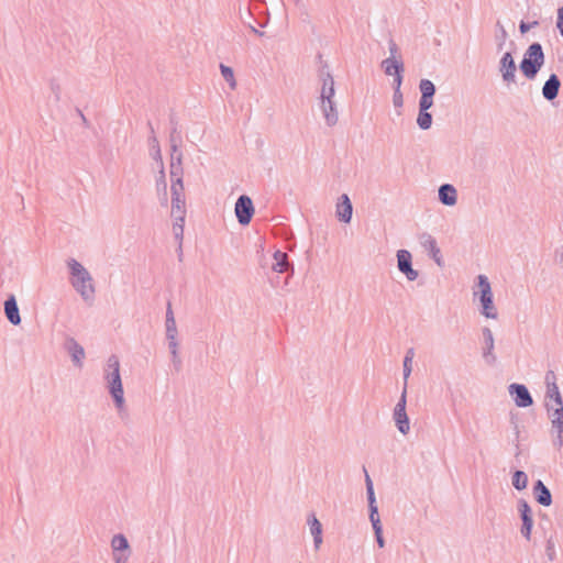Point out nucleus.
Returning a JSON list of instances; mask_svg holds the SVG:
<instances>
[{
    "label": "nucleus",
    "instance_id": "39448f33",
    "mask_svg": "<svg viewBox=\"0 0 563 563\" xmlns=\"http://www.w3.org/2000/svg\"><path fill=\"white\" fill-rule=\"evenodd\" d=\"M407 405V384L404 385L401 395L396 404L393 412V419L398 431L406 435L410 430V421L406 412Z\"/></svg>",
    "mask_w": 563,
    "mask_h": 563
},
{
    "label": "nucleus",
    "instance_id": "2f4dec72",
    "mask_svg": "<svg viewBox=\"0 0 563 563\" xmlns=\"http://www.w3.org/2000/svg\"><path fill=\"white\" fill-rule=\"evenodd\" d=\"M173 233L177 242H183L184 239V225H185V218L180 216L173 217Z\"/></svg>",
    "mask_w": 563,
    "mask_h": 563
},
{
    "label": "nucleus",
    "instance_id": "2eb2a0df",
    "mask_svg": "<svg viewBox=\"0 0 563 563\" xmlns=\"http://www.w3.org/2000/svg\"><path fill=\"white\" fill-rule=\"evenodd\" d=\"M64 349L69 353L74 364L81 367L82 360L86 356L84 347L74 338L68 336L64 343Z\"/></svg>",
    "mask_w": 563,
    "mask_h": 563
},
{
    "label": "nucleus",
    "instance_id": "b1692460",
    "mask_svg": "<svg viewBox=\"0 0 563 563\" xmlns=\"http://www.w3.org/2000/svg\"><path fill=\"white\" fill-rule=\"evenodd\" d=\"M439 200L444 206H454L457 201V192L453 185L443 184L439 188Z\"/></svg>",
    "mask_w": 563,
    "mask_h": 563
},
{
    "label": "nucleus",
    "instance_id": "473e14b6",
    "mask_svg": "<svg viewBox=\"0 0 563 563\" xmlns=\"http://www.w3.org/2000/svg\"><path fill=\"white\" fill-rule=\"evenodd\" d=\"M172 200H185V189L183 180H174L170 185Z\"/></svg>",
    "mask_w": 563,
    "mask_h": 563
},
{
    "label": "nucleus",
    "instance_id": "1a4fd4ad",
    "mask_svg": "<svg viewBox=\"0 0 563 563\" xmlns=\"http://www.w3.org/2000/svg\"><path fill=\"white\" fill-rule=\"evenodd\" d=\"M517 508L521 519L520 533L527 540H531V531L533 527V515L531 507L526 499L521 498L517 503Z\"/></svg>",
    "mask_w": 563,
    "mask_h": 563
},
{
    "label": "nucleus",
    "instance_id": "49530a36",
    "mask_svg": "<svg viewBox=\"0 0 563 563\" xmlns=\"http://www.w3.org/2000/svg\"><path fill=\"white\" fill-rule=\"evenodd\" d=\"M539 25V22L538 21H533L531 23H527L525 21H521L520 24H519V31L520 33L525 34L527 33L530 29L534 27Z\"/></svg>",
    "mask_w": 563,
    "mask_h": 563
},
{
    "label": "nucleus",
    "instance_id": "ddd939ff",
    "mask_svg": "<svg viewBox=\"0 0 563 563\" xmlns=\"http://www.w3.org/2000/svg\"><path fill=\"white\" fill-rule=\"evenodd\" d=\"M516 63L510 52H506L499 60V71L507 84L516 82Z\"/></svg>",
    "mask_w": 563,
    "mask_h": 563
},
{
    "label": "nucleus",
    "instance_id": "13d9d810",
    "mask_svg": "<svg viewBox=\"0 0 563 563\" xmlns=\"http://www.w3.org/2000/svg\"><path fill=\"white\" fill-rule=\"evenodd\" d=\"M554 550H553V544L552 542L549 540L548 541V544H547V554L548 556L550 558V560L553 559L552 554H553Z\"/></svg>",
    "mask_w": 563,
    "mask_h": 563
},
{
    "label": "nucleus",
    "instance_id": "bb28decb",
    "mask_svg": "<svg viewBox=\"0 0 563 563\" xmlns=\"http://www.w3.org/2000/svg\"><path fill=\"white\" fill-rule=\"evenodd\" d=\"M183 153H178L177 155L170 154V179L172 183L174 180H183Z\"/></svg>",
    "mask_w": 563,
    "mask_h": 563
},
{
    "label": "nucleus",
    "instance_id": "a878e982",
    "mask_svg": "<svg viewBox=\"0 0 563 563\" xmlns=\"http://www.w3.org/2000/svg\"><path fill=\"white\" fill-rule=\"evenodd\" d=\"M274 264L272 266L273 271L276 273H286L288 269H291L294 273V267L290 265L288 261V255L285 252L276 251L274 253Z\"/></svg>",
    "mask_w": 563,
    "mask_h": 563
},
{
    "label": "nucleus",
    "instance_id": "5701e85b",
    "mask_svg": "<svg viewBox=\"0 0 563 563\" xmlns=\"http://www.w3.org/2000/svg\"><path fill=\"white\" fill-rule=\"evenodd\" d=\"M364 472H365L366 496H367V503H368V509H369V519L379 518L373 482H372L366 468H364Z\"/></svg>",
    "mask_w": 563,
    "mask_h": 563
},
{
    "label": "nucleus",
    "instance_id": "412c9836",
    "mask_svg": "<svg viewBox=\"0 0 563 563\" xmlns=\"http://www.w3.org/2000/svg\"><path fill=\"white\" fill-rule=\"evenodd\" d=\"M561 80L555 74H551L542 87V96L545 100H554L560 91Z\"/></svg>",
    "mask_w": 563,
    "mask_h": 563
},
{
    "label": "nucleus",
    "instance_id": "6ab92c4d",
    "mask_svg": "<svg viewBox=\"0 0 563 563\" xmlns=\"http://www.w3.org/2000/svg\"><path fill=\"white\" fill-rule=\"evenodd\" d=\"M533 497L541 506L549 507L552 504V494L545 484L538 479L532 488Z\"/></svg>",
    "mask_w": 563,
    "mask_h": 563
},
{
    "label": "nucleus",
    "instance_id": "864d4df0",
    "mask_svg": "<svg viewBox=\"0 0 563 563\" xmlns=\"http://www.w3.org/2000/svg\"><path fill=\"white\" fill-rule=\"evenodd\" d=\"M169 351L178 350V341L177 336H173V339H167Z\"/></svg>",
    "mask_w": 563,
    "mask_h": 563
},
{
    "label": "nucleus",
    "instance_id": "20e7f679",
    "mask_svg": "<svg viewBox=\"0 0 563 563\" xmlns=\"http://www.w3.org/2000/svg\"><path fill=\"white\" fill-rule=\"evenodd\" d=\"M477 286L479 289L478 294L482 305V314L486 318L496 319L498 313L493 301V292L488 278L485 275H478Z\"/></svg>",
    "mask_w": 563,
    "mask_h": 563
},
{
    "label": "nucleus",
    "instance_id": "338daca9",
    "mask_svg": "<svg viewBox=\"0 0 563 563\" xmlns=\"http://www.w3.org/2000/svg\"><path fill=\"white\" fill-rule=\"evenodd\" d=\"M155 150V158H158V153H157V148H154Z\"/></svg>",
    "mask_w": 563,
    "mask_h": 563
},
{
    "label": "nucleus",
    "instance_id": "a18cd8bd",
    "mask_svg": "<svg viewBox=\"0 0 563 563\" xmlns=\"http://www.w3.org/2000/svg\"><path fill=\"white\" fill-rule=\"evenodd\" d=\"M393 104L395 108H401L404 106V96L401 90L394 89Z\"/></svg>",
    "mask_w": 563,
    "mask_h": 563
},
{
    "label": "nucleus",
    "instance_id": "72a5a7b5",
    "mask_svg": "<svg viewBox=\"0 0 563 563\" xmlns=\"http://www.w3.org/2000/svg\"><path fill=\"white\" fill-rule=\"evenodd\" d=\"M550 401L552 405H563V398L561 396V393L559 390V387H550V389H547L545 391V402Z\"/></svg>",
    "mask_w": 563,
    "mask_h": 563
},
{
    "label": "nucleus",
    "instance_id": "4468645a",
    "mask_svg": "<svg viewBox=\"0 0 563 563\" xmlns=\"http://www.w3.org/2000/svg\"><path fill=\"white\" fill-rule=\"evenodd\" d=\"M419 242L421 246L429 252V255L437 263L438 266H443V258L441 254V250L437 245L435 239L427 232H423L419 235Z\"/></svg>",
    "mask_w": 563,
    "mask_h": 563
},
{
    "label": "nucleus",
    "instance_id": "c9c22d12",
    "mask_svg": "<svg viewBox=\"0 0 563 563\" xmlns=\"http://www.w3.org/2000/svg\"><path fill=\"white\" fill-rule=\"evenodd\" d=\"M176 216L186 217V199L172 200V217Z\"/></svg>",
    "mask_w": 563,
    "mask_h": 563
},
{
    "label": "nucleus",
    "instance_id": "ea45409f",
    "mask_svg": "<svg viewBox=\"0 0 563 563\" xmlns=\"http://www.w3.org/2000/svg\"><path fill=\"white\" fill-rule=\"evenodd\" d=\"M161 164L163 165V162ZM156 189H157V192L167 191V181H166L165 170H164L163 166L159 170L158 177L156 178Z\"/></svg>",
    "mask_w": 563,
    "mask_h": 563
},
{
    "label": "nucleus",
    "instance_id": "774afa93",
    "mask_svg": "<svg viewBox=\"0 0 563 563\" xmlns=\"http://www.w3.org/2000/svg\"><path fill=\"white\" fill-rule=\"evenodd\" d=\"M295 1H296L297 4L300 2V0H295Z\"/></svg>",
    "mask_w": 563,
    "mask_h": 563
},
{
    "label": "nucleus",
    "instance_id": "3c124183",
    "mask_svg": "<svg viewBox=\"0 0 563 563\" xmlns=\"http://www.w3.org/2000/svg\"><path fill=\"white\" fill-rule=\"evenodd\" d=\"M157 195H158V199H159L161 206L162 207H167L168 206V194H167V191H161V192H157Z\"/></svg>",
    "mask_w": 563,
    "mask_h": 563
},
{
    "label": "nucleus",
    "instance_id": "a19ab883",
    "mask_svg": "<svg viewBox=\"0 0 563 563\" xmlns=\"http://www.w3.org/2000/svg\"><path fill=\"white\" fill-rule=\"evenodd\" d=\"M49 89H51L52 95L54 96L55 101L58 102L60 100V95H62V87H60V84L58 82V80L51 79Z\"/></svg>",
    "mask_w": 563,
    "mask_h": 563
},
{
    "label": "nucleus",
    "instance_id": "37998d69",
    "mask_svg": "<svg viewBox=\"0 0 563 563\" xmlns=\"http://www.w3.org/2000/svg\"><path fill=\"white\" fill-rule=\"evenodd\" d=\"M166 325V339H173V336H177V325L176 321H165Z\"/></svg>",
    "mask_w": 563,
    "mask_h": 563
},
{
    "label": "nucleus",
    "instance_id": "f03ea898",
    "mask_svg": "<svg viewBox=\"0 0 563 563\" xmlns=\"http://www.w3.org/2000/svg\"><path fill=\"white\" fill-rule=\"evenodd\" d=\"M67 266L71 275V286L85 301H92L96 288L90 273L75 258H69Z\"/></svg>",
    "mask_w": 563,
    "mask_h": 563
},
{
    "label": "nucleus",
    "instance_id": "69168bd1",
    "mask_svg": "<svg viewBox=\"0 0 563 563\" xmlns=\"http://www.w3.org/2000/svg\"><path fill=\"white\" fill-rule=\"evenodd\" d=\"M78 113H79V115H80V118H81L82 122H84L85 124H87V123H88V122H87V119H86V117L82 114V112H81L80 110H78Z\"/></svg>",
    "mask_w": 563,
    "mask_h": 563
},
{
    "label": "nucleus",
    "instance_id": "09e8293b",
    "mask_svg": "<svg viewBox=\"0 0 563 563\" xmlns=\"http://www.w3.org/2000/svg\"><path fill=\"white\" fill-rule=\"evenodd\" d=\"M391 76H394V89L400 90L402 84V71L394 73Z\"/></svg>",
    "mask_w": 563,
    "mask_h": 563
},
{
    "label": "nucleus",
    "instance_id": "5fc2aeb1",
    "mask_svg": "<svg viewBox=\"0 0 563 563\" xmlns=\"http://www.w3.org/2000/svg\"><path fill=\"white\" fill-rule=\"evenodd\" d=\"M166 321H175V317H174V312H173L170 302L167 303V308H166Z\"/></svg>",
    "mask_w": 563,
    "mask_h": 563
},
{
    "label": "nucleus",
    "instance_id": "423d86ee",
    "mask_svg": "<svg viewBox=\"0 0 563 563\" xmlns=\"http://www.w3.org/2000/svg\"><path fill=\"white\" fill-rule=\"evenodd\" d=\"M544 406L549 412L552 428L558 432L554 445L561 448L563 445V405L554 406L550 401H547Z\"/></svg>",
    "mask_w": 563,
    "mask_h": 563
},
{
    "label": "nucleus",
    "instance_id": "9d476101",
    "mask_svg": "<svg viewBox=\"0 0 563 563\" xmlns=\"http://www.w3.org/2000/svg\"><path fill=\"white\" fill-rule=\"evenodd\" d=\"M396 256L399 272L402 273L409 282L416 280L419 273L412 267L411 253L407 250H398Z\"/></svg>",
    "mask_w": 563,
    "mask_h": 563
},
{
    "label": "nucleus",
    "instance_id": "c03bdc74",
    "mask_svg": "<svg viewBox=\"0 0 563 563\" xmlns=\"http://www.w3.org/2000/svg\"><path fill=\"white\" fill-rule=\"evenodd\" d=\"M544 380H545L547 389H550V387H553V388L558 387L556 376L553 371H548L545 373Z\"/></svg>",
    "mask_w": 563,
    "mask_h": 563
},
{
    "label": "nucleus",
    "instance_id": "4d7b16f0",
    "mask_svg": "<svg viewBox=\"0 0 563 563\" xmlns=\"http://www.w3.org/2000/svg\"><path fill=\"white\" fill-rule=\"evenodd\" d=\"M172 363L176 372H179L181 369L183 362L180 357L172 358Z\"/></svg>",
    "mask_w": 563,
    "mask_h": 563
},
{
    "label": "nucleus",
    "instance_id": "f8f14e48",
    "mask_svg": "<svg viewBox=\"0 0 563 563\" xmlns=\"http://www.w3.org/2000/svg\"><path fill=\"white\" fill-rule=\"evenodd\" d=\"M320 80L322 81L321 91H320V101L324 100H334L335 88H334V79L331 73L328 69L327 65H323L319 73Z\"/></svg>",
    "mask_w": 563,
    "mask_h": 563
},
{
    "label": "nucleus",
    "instance_id": "052dcab7",
    "mask_svg": "<svg viewBox=\"0 0 563 563\" xmlns=\"http://www.w3.org/2000/svg\"><path fill=\"white\" fill-rule=\"evenodd\" d=\"M413 356H415V350L412 347L408 349L407 352H406L405 357H409L410 361H412Z\"/></svg>",
    "mask_w": 563,
    "mask_h": 563
},
{
    "label": "nucleus",
    "instance_id": "603ef678",
    "mask_svg": "<svg viewBox=\"0 0 563 563\" xmlns=\"http://www.w3.org/2000/svg\"><path fill=\"white\" fill-rule=\"evenodd\" d=\"M169 143H170L172 154L177 155L178 153H181L179 151V146L181 144V140H175V142H169Z\"/></svg>",
    "mask_w": 563,
    "mask_h": 563
},
{
    "label": "nucleus",
    "instance_id": "6e6d98bb",
    "mask_svg": "<svg viewBox=\"0 0 563 563\" xmlns=\"http://www.w3.org/2000/svg\"><path fill=\"white\" fill-rule=\"evenodd\" d=\"M555 261L563 266V246L555 251Z\"/></svg>",
    "mask_w": 563,
    "mask_h": 563
},
{
    "label": "nucleus",
    "instance_id": "c85d7f7f",
    "mask_svg": "<svg viewBox=\"0 0 563 563\" xmlns=\"http://www.w3.org/2000/svg\"><path fill=\"white\" fill-rule=\"evenodd\" d=\"M382 67L386 75L391 76L394 73L404 71V63L397 58H386L382 62Z\"/></svg>",
    "mask_w": 563,
    "mask_h": 563
},
{
    "label": "nucleus",
    "instance_id": "f257e3e1",
    "mask_svg": "<svg viewBox=\"0 0 563 563\" xmlns=\"http://www.w3.org/2000/svg\"><path fill=\"white\" fill-rule=\"evenodd\" d=\"M103 378L118 410L124 407V391L120 374V362L117 355H110L103 369Z\"/></svg>",
    "mask_w": 563,
    "mask_h": 563
},
{
    "label": "nucleus",
    "instance_id": "58836bf2",
    "mask_svg": "<svg viewBox=\"0 0 563 563\" xmlns=\"http://www.w3.org/2000/svg\"><path fill=\"white\" fill-rule=\"evenodd\" d=\"M147 126L150 129V132H151V136L148 139V142H150V145L151 147L154 150V148H157V153H158V159L162 162V155H161V148H159V143H158V140L155 135V131H154V128L152 125L151 122H147Z\"/></svg>",
    "mask_w": 563,
    "mask_h": 563
},
{
    "label": "nucleus",
    "instance_id": "7ed1b4c3",
    "mask_svg": "<svg viewBox=\"0 0 563 563\" xmlns=\"http://www.w3.org/2000/svg\"><path fill=\"white\" fill-rule=\"evenodd\" d=\"M544 53L542 45L538 42L529 45L520 62L519 68L528 79H533L544 64Z\"/></svg>",
    "mask_w": 563,
    "mask_h": 563
},
{
    "label": "nucleus",
    "instance_id": "680f3d73",
    "mask_svg": "<svg viewBox=\"0 0 563 563\" xmlns=\"http://www.w3.org/2000/svg\"><path fill=\"white\" fill-rule=\"evenodd\" d=\"M250 29H251V31H252L254 34H256V35H258V36H263V35H264V32L258 31V30H257V29H255L253 25H250Z\"/></svg>",
    "mask_w": 563,
    "mask_h": 563
},
{
    "label": "nucleus",
    "instance_id": "4be33fe9",
    "mask_svg": "<svg viewBox=\"0 0 563 563\" xmlns=\"http://www.w3.org/2000/svg\"><path fill=\"white\" fill-rule=\"evenodd\" d=\"M419 89L421 92L419 104L433 106V97L437 91L434 84L429 79H421Z\"/></svg>",
    "mask_w": 563,
    "mask_h": 563
},
{
    "label": "nucleus",
    "instance_id": "de8ad7c7",
    "mask_svg": "<svg viewBox=\"0 0 563 563\" xmlns=\"http://www.w3.org/2000/svg\"><path fill=\"white\" fill-rule=\"evenodd\" d=\"M388 48H389V54H390V56L388 58H396V56L399 53V48H398V45L396 44V42L393 38H390L388 41Z\"/></svg>",
    "mask_w": 563,
    "mask_h": 563
},
{
    "label": "nucleus",
    "instance_id": "f3484780",
    "mask_svg": "<svg viewBox=\"0 0 563 563\" xmlns=\"http://www.w3.org/2000/svg\"><path fill=\"white\" fill-rule=\"evenodd\" d=\"M320 109L328 126H334L339 121V111L334 100L320 101Z\"/></svg>",
    "mask_w": 563,
    "mask_h": 563
},
{
    "label": "nucleus",
    "instance_id": "e433bc0d",
    "mask_svg": "<svg viewBox=\"0 0 563 563\" xmlns=\"http://www.w3.org/2000/svg\"><path fill=\"white\" fill-rule=\"evenodd\" d=\"M496 26L498 27V31H499L495 36L496 42H497V49L501 51L505 45L508 34H507V31L505 30L504 25L500 23V21H497Z\"/></svg>",
    "mask_w": 563,
    "mask_h": 563
},
{
    "label": "nucleus",
    "instance_id": "a211bd4d",
    "mask_svg": "<svg viewBox=\"0 0 563 563\" xmlns=\"http://www.w3.org/2000/svg\"><path fill=\"white\" fill-rule=\"evenodd\" d=\"M353 214V206L346 194H343L336 203V217L344 223H350Z\"/></svg>",
    "mask_w": 563,
    "mask_h": 563
},
{
    "label": "nucleus",
    "instance_id": "dca6fc26",
    "mask_svg": "<svg viewBox=\"0 0 563 563\" xmlns=\"http://www.w3.org/2000/svg\"><path fill=\"white\" fill-rule=\"evenodd\" d=\"M482 333H483L484 344H485V346L483 347V357L488 365H493L496 362V356L493 353V351H494L493 332L488 327H484L482 330Z\"/></svg>",
    "mask_w": 563,
    "mask_h": 563
},
{
    "label": "nucleus",
    "instance_id": "7c9ffc66",
    "mask_svg": "<svg viewBox=\"0 0 563 563\" xmlns=\"http://www.w3.org/2000/svg\"><path fill=\"white\" fill-rule=\"evenodd\" d=\"M511 483L517 490H522L527 488L528 476L523 471H515Z\"/></svg>",
    "mask_w": 563,
    "mask_h": 563
},
{
    "label": "nucleus",
    "instance_id": "0eeeda50",
    "mask_svg": "<svg viewBox=\"0 0 563 563\" xmlns=\"http://www.w3.org/2000/svg\"><path fill=\"white\" fill-rule=\"evenodd\" d=\"M235 217L241 225H247L255 212L252 199L247 195H241L234 206Z\"/></svg>",
    "mask_w": 563,
    "mask_h": 563
},
{
    "label": "nucleus",
    "instance_id": "4c0bfd02",
    "mask_svg": "<svg viewBox=\"0 0 563 563\" xmlns=\"http://www.w3.org/2000/svg\"><path fill=\"white\" fill-rule=\"evenodd\" d=\"M169 123H170L169 142H175V140H181L180 132L178 131V121L174 114L170 115Z\"/></svg>",
    "mask_w": 563,
    "mask_h": 563
},
{
    "label": "nucleus",
    "instance_id": "8fccbe9b",
    "mask_svg": "<svg viewBox=\"0 0 563 563\" xmlns=\"http://www.w3.org/2000/svg\"><path fill=\"white\" fill-rule=\"evenodd\" d=\"M556 27L563 36V5L558 10V22Z\"/></svg>",
    "mask_w": 563,
    "mask_h": 563
},
{
    "label": "nucleus",
    "instance_id": "aec40b11",
    "mask_svg": "<svg viewBox=\"0 0 563 563\" xmlns=\"http://www.w3.org/2000/svg\"><path fill=\"white\" fill-rule=\"evenodd\" d=\"M4 314L11 324L19 325L21 323L20 310L14 295H10L4 301Z\"/></svg>",
    "mask_w": 563,
    "mask_h": 563
},
{
    "label": "nucleus",
    "instance_id": "c756f323",
    "mask_svg": "<svg viewBox=\"0 0 563 563\" xmlns=\"http://www.w3.org/2000/svg\"><path fill=\"white\" fill-rule=\"evenodd\" d=\"M369 521H371L373 530H374V534H375V539H376L377 545L379 548H384L385 547V539L383 537V526H382V522H380V518H373V519H369Z\"/></svg>",
    "mask_w": 563,
    "mask_h": 563
},
{
    "label": "nucleus",
    "instance_id": "f704fd0d",
    "mask_svg": "<svg viewBox=\"0 0 563 563\" xmlns=\"http://www.w3.org/2000/svg\"><path fill=\"white\" fill-rule=\"evenodd\" d=\"M220 70L221 75L223 76L224 80L229 84L230 88L235 89L236 81L234 79L233 69L229 66L220 64Z\"/></svg>",
    "mask_w": 563,
    "mask_h": 563
},
{
    "label": "nucleus",
    "instance_id": "e2e57ef3",
    "mask_svg": "<svg viewBox=\"0 0 563 563\" xmlns=\"http://www.w3.org/2000/svg\"><path fill=\"white\" fill-rule=\"evenodd\" d=\"M515 431H516V448L519 449V443H518V438H519V429H518V426L515 424Z\"/></svg>",
    "mask_w": 563,
    "mask_h": 563
},
{
    "label": "nucleus",
    "instance_id": "9b49d317",
    "mask_svg": "<svg viewBox=\"0 0 563 563\" xmlns=\"http://www.w3.org/2000/svg\"><path fill=\"white\" fill-rule=\"evenodd\" d=\"M508 391L516 406L520 408H527L533 404L532 396L523 384L512 383L508 386Z\"/></svg>",
    "mask_w": 563,
    "mask_h": 563
},
{
    "label": "nucleus",
    "instance_id": "79ce46f5",
    "mask_svg": "<svg viewBox=\"0 0 563 563\" xmlns=\"http://www.w3.org/2000/svg\"><path fill=\"white\" fill-rule=\"evenodd\" d=\"M402 367H404V385H405V384H407L408 378L412 372V361H410L409 357H405Z\"/></svg>",
    "mask_w": 563,
    "mask_h": 563
},
{
    "label": "nucleus",
    "instance_id": "cd10ccee",
    "mask_svg": "<svg viewBox=\"0 0 563 563\" xmlns=\"http://www.w3.org/2000/svg\"><path fill=\"white\" fill-rule=\"evenodd\" d=\"M431 107L432 106L419 104L417 124L421 130H429L432 125V114L429 112Z\"/></svg>",
    "mask_w": 563,
    "mask_h": 563
},
{
    "label": "nucleus",
    "instance_id": "6e6552de",
    "mask_svg": "<svg viewBox=\"0 0 563 563\" xmlns=\"http://www.w3.org/2000/svg\"><path fill=\"white\" fill-rule=\"evenodd\" d=\"M111 548L114 563H128L131 548L124 534H114L111 539Z\"/></svg>",
    "mask_w": 563,
    "mask_h": 563
},
{
    "label": "nucleus",
    "instance_id": "393cba45",
    "mask_svg": "<svg viewBox=\"0 0 563 563\" xmlns=\"http://www.w3.org/2000/svg\"><path fill=\"white\" fill-rule=\"evenodd\" d=\"M307 523L310 527V532L313 537V545L318 550L322 543V525L314 516V514L308 517Z\"/></svg>",
    "mask_w": 563,
    "mask_h": 563
},
{
    "label": "nucleus",
    "instance_id": "0e129e2a",
    "mask_svg": "<svg viewBox=\"0 0 563 563\" xmlns=\"http://www.w3.org/2000/svg\"><path fill=\"white\" fill-rule=\"evenodd\" d=\"M169 352H170L172 358L180 357V356H179V353H178V350L169 351Z\"/></svg>",
    "mask_w": 563,
    "mask_h": 563
},
{
    "label": "nucleus",
    "instance_id": "bf43d9fd",
    "mask_svg": "<svg viewBox=\"0 0 563 563\" xmlns=\"http://www.w3.org/2000/svg\"><path fill=\"white\" fill-rule=\"evenodd\" d=\"M177 254H178V260L183 261V242H178Z\"/></svg>",
    "mask_w": 563,
    "mask_h": 563
}]
</instances>
